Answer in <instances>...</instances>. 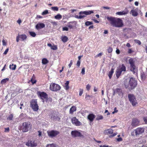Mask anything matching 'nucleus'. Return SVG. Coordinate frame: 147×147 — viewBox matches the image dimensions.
I'll use <instances>...</instances> for the list:
<instances>
[{"instance_id":"obj_24","label":"nucleus","mask_w":147,"mask_h":147,"mask_svg":"<svg viewBox=\"0 0 147 147\" xmlns=\"http://www.w3.org/2000/svg\"><path fill=\"white\" fill-rule=\"evenodd\" d=\"M47 45L48 47H51V49L53 50H56L57 49V46L56 45L52 46L51 43H48Z\"/></svg>"},{"instance_id":"obj_56","label":"nucleus","mask_w":147,"mask_h":147,"mask_svg":"<svg viewBox=\"0 0 147 147\" xmlns=\"http://www.w3.org/2000/svg\"><path fill=\"white\" fill-rule=\"evenodd\" d=\"M63 30L68 31V29L67 27H64L63 28Z\"/></svg>"},{"instance_id":"obj_45","label":"nucleus","mask_w":147,"mask_h":147,"mask_svg":"<svg viewBox=\"0 0 147 147\" xmlns=\"http://www.w3.org/2000/svg\"><path fill=\"white\" fill-rule=\"evenodd\" d=\"M90 87L91 86L89 84H88L86 86V89L88 91H89L90 90Z\"/></svg>"},{"instance_id":"obj_12","label":"nucleus","mask_w":147,"mask_h":147,"mask_svg":"<svg viewBox=\"0 0 147 147\" xmlns=\"http://www.w3.org/2000/svg\"><path fill=\"white\" fill-rule=\"evenodd\" d=\"M26 145L28 146L32 147H36L37 145L36 141L33 139L30 140L26 143Z\"/></svg>"},{"instance_id":"obj_27","label":"nucleus","mask_w":147,"mask_h":147,"mask_svg":"<svg viewBox=\"0 0 147 147\" xmlns=\"http://www.w3.org/2000/svg\"><path fill=\"white\" fill-rule=\"evenodd\" d=\"M114 69L112 68L110 71L109 72L108 76L109 78V79H111L113 75V74L114 73Z\"/></svg>"},{"instance_id":"obj_17","label":"nucleus","mask_w":147,"mask_h":147,"mask_svg":"<svg viewBox=\"0 0 147 147\" xmlns=\"http://www.w3.org/2000/svg\"><path fill=\"white\" fill-rule=\"evenodd\" d=\"M129 10L127 8H125L124 11H122L117 12L116 14L119 15H122L127 14L129 12Z\"/></svg>"},{"instance_id":"obj_28","label":"nucleus","mask_w":147,"mask_h":147,"mask_svg":"<svg viewBox=\"0 0 147 147\" xmlns=\"http://www.w3.org/2000/svg\"><path fill=\"white\" fill-rule=\"evenodd\" d=\"M19 37L23 41H24L27 38L26 35L25 34L19 35Z\"/></svg>"},{"instance_id":"obj_60","label":"nucleus","mask_w":147,"mask_h":147,"mask_svg":"<svg viewBox=\"0 0 147 147\" xmlns=\"http://www.w3.org/2000/svg\"><path fill=\"white\" fill-rule=\"evenodd\" d=\"M144 121L146 123H147V117H144L143 118Z\"/></svg>"},{"instance_id":"obj_34","label":"nucleus","mask_w":147,"mask_h":147,"mask_svg":"<svg viewBox=\"0 0 147 147\" xmlns=\"http://www.w3.org/2000/svg\"><path fill=\"white\" fill-rule=\"evenodd\" d=\"M16 65H14L13 64L12 65H10L9 66V68L13 70H15L16 68Z\"/></svg>"},{"instance_id":"obj_48","label":"nucleus","mask_w":147,"mask_h":147,"mask_svg":"<svg viewBox=\"0 0 147 147\" xmlns=\"http://www.w3.org/2000/svg\"><path fill=\"white\" fill-rule=\"evenodd\" d=\"M90 96L89 95H87L86 94V95L85 98L86 100H88L90 99Z\"/></svg>"},{"instance_id":"obj_3","label":"nucleus","mask_w":147,"mask_h":147,"mask_svg":"<svg viewBox=\"0 0 147 147\" xmlns=\"http://www.w3.org/2000/svg\"><path fill=\"white\" fill-rule=\"evenodd\" d=\"M32 125L30 122H24L20 127L21 129L23 132H28L29 130L32 128Z\"/></svg>"},{"instance_id":"obj_23","label":"nucleus","mask_w":147,"mask_h":147,"mask_svg":"<svg viewBox=\"0 0 147 147\" xmlns=\"http://www.w3.org/2000/svg\"><path fill=\"white\" fill-rule=\"evenodd\" d=\"M95 117V115L93 114H90L87 116V118L90 122L93 121Z\"/></svg>"},{"instance_id":"obj_9","label":"nucleus","mask_w":147,"mask_h":147,"mask_svg":"<svg viewBox=\"0 0 147 147\" xmlns=\"http://www.w3.org/2000/svg\"><path fill=\"white\" fill-rule=\"evenodd\" d=\"M126 71V67L124 64H122L120 67L117 69L116 71V76L117 78H118L121 75L122 71Z\"/></svg>"},{"instance_id":"obj_11","label":"nucleus","mask_w":147,"mask_h":147,"mask_svg":"<svg viewBox=\"0 0 147 147\" xmlns=\"http://www.w3.org/2000/svg\"><path fill=\"white\" fill-rule=\"evenodd\" d=\"M47 133L49 136L50 138H53L55 137L60 134L59 131L55 130L48 131Z\"/></svg>"},{"instance_id":"obj_63","label":"nucleus","mask_w":147,"mask_h":147,"mask_svg":"<svg viewBox=\"0 0 147 147\" xmlns=\"http://www.w3.org/2000/svg\"><path fill=\"white\" fill-rule=\"evenodd\" d=\"M105 113H107V115H108L110 114V113L108 111V110H106Z\"/></svg>"},{"instance_id":"obj_42","label":"nucleus","mask_w":147,"mask_h":147,"mask_svg":"<svg viewBox=\"0 0 147 147\" xmlns=\"http://www.w3.org/2000/svg\"><path fill=\"white\" fill-rule=\"evenodd\" d=\"M51 9L53 11H58V8L57 7H52Z\"/></svg>"},{"instance_id":"obj_20","label":"nucleus","mask_w":147,"mask_h":147,"mask_svg":"<svg viewBox=\"0 0 147 147\" xmlns=\"http://www.w3.org/2000/svg\"><path fill=\"white\" fill-rule=\"evenodd\" d=\"M140 77L142 80H147V72H142L140 74Z\"/></svg>"},{"instance_id":"obj_7","label":"nucleus","mask_w":147,"mask_h":147,"mask_svg":"<svg viewBox=\"0 0 147 147\" xmlns=\"http://www.w3.org/2000/svg\"><path fill=\"white\" fill-rule=\"evenodd\" d=\"M144 131V128H137L131 132V135L134 136H137L142 134Z\"/></svg>"},{"instance_id":"obj_62","label":"nucleus","mask_w":147,"mask_h":147,"mask_svg":"<svg viewBox=\"0 0 147 147\" xmlns=\"http://www.w3.org/2000/svg\"><path fill=\"white\" fill-rule=\"evenodd\" d=\"M3 45H6V42L5 41V40H2Z\"/></svg>"},{"instance_id":"obj_44","label":"nucleus","mask_w":147,"mask_h":147,"mask_svg":"<svg viewBox=\"0 0 147 147\" xmlns=\"http://www.w3.org/2000/svg\"><path fill=\"white\" fill-rule=\"evenodd\" d=\"M48 13V10H45L44 11H43L42 13V15H44L45 14H47Z\"/></svg>"},{"instance_id":"obj_29","label":"nucleus","mask_w":147,"mask_h":147,"mask_svg":"<svg viewBox=\"0 0 147 147\" xmlns=\"http://www.w3.org/2000/svg\"><path fill=\"white\" fill-rule=\"evenodd\" d=\"M69 81H66L65 83V86H64V88L66 90H68L69 88Z\"/></svg>"},{"instance_id":"obj_36","label":"nucleus","mask_w":147,"mask_h":147,"mask_svg":"<svg viewBox=\"0 0 147 147\" xmlns=\"http://www.w3.org/2000/svg\"><path fill=\"white\" fill-rule=\"evenodd\" d=\"M34 76V74H33V76L32 77L31 80V82H32V84H34L36 82V81L35 80L34 78H33V76Z\"/></svg>"},{"instance_id":"obj_21","label":"nucleus","mask_w":147,"mask_h":147,"mask_svg":"<svg viewBox=\"0 0 147 147\" xmlns=\"http://www.w3.org/2000/svg\"><path fill=\"white\" fill-rule=\"evenodd\" d=\"M50 116L51 119H53L54 120L57 119L58 120H59L60 119V118L57 116V115L54 112H53L50 115Z\"/></svg>"},{"instance_id":"obj_49","label":"nucleus","mask_w":147,"mask_h":147,"mask_svg":"<svg viewBox=\"0 0 147 147\" xmlns=\"http://www.w3.org/2000/svg\"><path fill=\"white\" fill-rule=\"evenodd\" d=\"M134 52V51H133L131 49H129L128 50V53L129 54H131L132 53Z\"/></svg>"},{"instance_id":"obj_13","label":"nucleus","mask_w":147,"mask_h":147,"mask_svg":"<svg viewBox=\"0 0 147 147\" xmlns=\"http://www.w3.org/2000/svg\"><path fill=\"white\" fill-rule=\"evenodd\" d=\"M72 136L74 137H80L84 138V136L79 131L77 130H74L71 131V133Z\"/></svg>"},{"instance_id":"obj_64","label":"nucleus","mask_w":147,"mask_h":147,"mask_svg":"<svg viewBox=\"0 0 147 147\" xmlns=\"http://www.w3.org/2000/svg\"><path fill=\"white\" fill-rule=\"evenodd\" d=\"M38 136H41L42 135V132H41V131H38Z\"/></svg>"},{"instance_id":"obj_35","label":"nucleus","mask_w":147,"mask_h":147,"mask_svg":"<svg viewBox=\"0 0 147 147\" xmlns=\"http://www.w3.org/2000/svg\"><path fill=\"white\" fill-rule=\"evenodd\" d=\"M115 92L119 94L122 92L120 88H117L115 90Z\"/></svg>"},{"instance_id":"obj_50","label":"nucleus","mask_w":147,"mask_h":147,"mask_svg":"<svg viewBox=\"0 0 147 147\" xmlns=\"http://www.w3.org/2000/svg\"><path fill=\"white\" fill-rule=\"evenodd\" d=\"M9 50V48L8 47L6 50L3 53V54L4 55H6L8 53Z\"/></svg>"},{"instance_id":"obj_53","label":"nucleus","mask_w":147,"mask_h":147,"mask_svg":"<svg viewBox=\"0 0 147 147\" xmlns=\"http://www.w3.org/2000/svg\"><path fill=\"white\" fill-rule=\"evenodd\" d=\"M102 53H100L98 54L95 57H100L102 55Z\"/></svg>"},{"instance_id":"obj_39","label":"nucleus","mask_w":147,"mask_h":147,"mask_svg":"<svg viewBox=\"0 0 147 147\" xmlns=\"http://www.w3.org/2000/svg\"><path fill=\"white\" fill-rule=\"evenodd\" d=\"M93 24V23L90 21H87L85 23L86 26H88Z\"/></svg>"},{"instance_id":"obj_4","label":"nucleus","mask_w":147,"mask_h":147,"mask_svg":"<svg viewBox=\"0 0 147 147\" xmlns=\"http://www.w3.org/2000/svg\"><path fill=\"white\" fill-rule=\"evenodd\" d=\"M128 97L129 101L133 106H135L138 104V103L136 97L133 94H129Z\"/></svg>"},{"instance_id":"obj_33","label":"nucleus","mask_w":147,"mask_h":147,"mask_svg":"<svg viewBox=\"0 0 147 147\" xmlns=\"http://www.w3.org/2000/svg\"><path fill=\"white\" fill-rule=\"evenodd\" d=\"M49 61L46 58H43L42 60V63L43 64H45L47 63Z\"/></svg>"},{"instance_id":"obj_19","label":"nucleus","mask_w":147,"mask_h":147,"mask_svg":"<svg viewBox=\"0 0 147 147\" xmlns=\"http://www.w3.org/2000/svg\"><path fill=\"white\" fill-rule=\"evenodd\" d=\"M139 121L137 119L134 118L132 119L131 125L134 127H136L139 125Z\"/></svg>"},{"instance_id":"obj_51","label":"nucleus","mask_w":147,"mask_h":147,"mask_svg":"<svg viewBox=\"0 0 147 147\" xmlns=\"http://www.w3.org/2000/svg\"><path fill=\"white\" fill-rule=\"evenodd\" d=\"M85 68L84 67L82 69L81 73L82 75L85 74Z\"/></svg>"},{"instance_id":"obj_38","label":"nucleus","mask_w":147,"mask_h":147,"mask_svg":"<svg viewBox=\"0 0 147 147\" xmlns=\"http://www.w3.org/2000/svg\"><path fill=\"white\" fill-rule=\"evenodd\" d=\"M29 33L33 37H35L36 35V34L34 32H29Z\"/></svg>"},{"instance_id":"obj_52","label":"nucleus","mask_w":147,"mask_h":147,"mask_svg":"<svg viewBox=\"0 0 147 147\" xmlns=\"http://www.w3.org/2000/svg\"><path fill=\"white\" fill-rule=\"evenodd\" d=\"M100 147H112V146H109L106 145H101L100 146Z\"/></svg>"},{"instance_id":"obj_2","label":"nucleus","mask_w":147,"mask_h":147,"mask_svg":"<svg viewBox=\"0 0 147 147\" xmlns=\"http://www.w3.org/2000/svg\"><path fill=\"white\" fill-rule=\"evenodd\" d=\"M124 84L125 88L131 90L136 87L137 82L135 78L131 77L129 80L127 79H125L124 81Z\"/></svg>"},{"instance_id":"obj_47","label":"nucleus","mask_w":147,"mask_h":147,"mask_svg":"<svg viewBox=\"0 0 147 147\" xmlns=\"http://www.w3.org/2000/svg\"><path fill=\"white\" fill-rule=\"evenodd\" d=\"M83 90L82 89H80V92L79 94V95L80 96H81L83 93Z\"/></svg>"},{"instance_id":"obj_30","label":"nucleus","mask_w":147,"mask_h":147,"mask_svg":"<svg viewBox=\"0 0 147 147\" xmlns=\"http://www.w3.org/2000/svg\"><path fill=\"white\" fill-rule=\"evenodd\" d=\"M13 118V114H11L7 118V120H12Z\"/></svg>"},{"instance_id":"obj_55","label":"nucleus","mask_w":147,"mask_h":147,"mask_svg":"<svg viewBox=\"0 0 147 147\" xmlns=\"http://www.w3.org/2000/svg\"><path fill=\"white\" fill-rule=\"evenodd\" d=\"M9 127L5 128V132H9Z\"/></svg>"},{"instance_id":"obj_18","label":"nucleus","mask_w":147,"mask_h":147,"mask_svg":"<svg viewBox=\"0 0 147 147\" xmlns=\"http://www.w3.org/2000/svg\"><path fill=\"white\" fill-rule=\"evenodd\" d=\"M138 9L137 8L134 9V8L130 11V13L131 14L132 16H136L138 15Z\"/></svg>"},{"instance_id":"obj_10","label":"nucleus","mask_w":147,"mask_h":147,"mask_svg":"<svg viewBox=\"0 0 147 147\" xmlns=\"http://www.w3.org/2000/svg\"><path fill=\"white\" fill-rule=\"evenodd\" d=\"M49 88L52 91L57 92L60 90L61 87L58 84L53 83L50 85Z\"/></svg>"},{"instance_id":"obj_37","label":"nucleus","mask_w":147,"mask_h":147,"mask_svg":"<svg viewBox=\"0 0 147 147\" xmlns=\"http://www.w3.org/2000/svg\"><path fill=\"white\" fill-rule=\"evenodd\" d=\"M62 17L61 15L58 14L57 15L55 16V18L56 19H60Z\"/></svg>"},{"instance_id":"obj_6","label":"nucleus","mask_w":147,"mask_h":147,"mask_svg":"<svg viewBox=\"0 0 147 147\" xmlns=\"http://www.w3.org/2000/svg\"><path fill=\"white\" fill-rule=\"evenodd\" d=\"M30 106L34 111H37L38 109L36 99H32L30 102Z\"/></svg>"},{"instance_id":"obj_61","label":"nucleus","mask_w":147,"mask_h":147,"mask_svg":"<svg viewBox=\"0 0 147 147\" xmlns=\"http://www.w3.org/2000/svg\"><path fill=\"white\" fill-rule=\"evenodd\" d=\"M73 62L72 60H71L70 63L68 65L69 67L70 68L71 67V66L72 65Z\"/></svg>"},{"instance_id":"obj_14","label":"nucleus","mask_w":147,"mask_h":147,"mask_svg":"<svg viewBox=\"0 0 147 147\" xmlns=\"http://www.w3.org/2000/svg\"><path fill=\"white\" fill-rule=\"evenodd\" d=\"M129 64L130 65V70L134 73H135L136 66L134 64V61L132 58H130L129 60Z\"/></svg>"},{"instance_id":"obj_40","label":"nucleus","mask_w":147,"mask_h":147,"mask_svg":"<svg viewBox=\"0 0 147 147\" xmlns=\"http://www.w3.org/2000/svg\"><path fill=\"white\" fill-rule=\"evenodd\" d=\"M113 48L111 47H109L107 49V51L109 53H111L113 51Z\"/></svg>"},{"instance_id":"obj_8","label":"nucleus","mask_w":147,"mask_h":147,"mask_svg":"<svg viewBox=\"0 0 147 147\" xmlns=\"http://www.w3.org/2000/svg\"><path fill=\"white\" fill-rule=\"evenodd\" d=\"M37 94L38 97L42 100V101L43 102H44V99H48V95L45 92L38 91L37 92Z\"/></svg>"},{"instance_id":"obj_26","label":"nucleus","mask_w":147,"mask_h":147,"mask_svg":"<svg viewBox=\"0 0 147 147\" xmlns=\"http://www.w3.org/2000/svg\"><path fill=\"white\" fill-rule=\"evenodd\" d=\"M76 110V107L74 106H72L70 109L69 110V113L71 114H73L74 112Z\"/></svg>"},{"instance_id":"obj_59","label":"nucleus","mask_w":147,"mask_h":147,"mask_svg":"<svg viewBox=\"0 0 147 147\" xmlns=\"http://www.w3.org/2000/svg\"><path fill=\"white\" fill-rule=\"evenodd\" d=\"M17 22L19 24H20L22 22V21L20 18L17 21Z\"/></svg>"},{"instance_id":"obj_57","label":"nucleus","mask_w":147,"mask_h":147,"mask_svg":"<svg viewBox=\"0 0 147 147\" xmlns=\"http://www.w3.org/2000/svg\"><path fill=\"white\" fill-rule=\"evenodd\" d=\"M117 141H118V142H120L122 140V139L120 137V138H117Z\"/></svg>"},{"instance_id":"obj_41","label":"nucleus","mask_w":147,"mask_h":147,"mask_svg":"<svg viewBox=\"0 0 147 147\" xmlns=\"http://www.w3.org/2000/svg\"><path fill=\"white\" fill-rule=\"evenodd\" d=\"M50 145L51 147H56V145L54 144H48L47 145L46 147H48Z\"/></svg>"},{"instance_id":"obj_25","label":"nucleus","mask_w":147,"mask_h":147,"mask_svg":"<svg viewBox=\"0 0 147 147\" xmlns=\"http://www.w3.org/2000/svg\"><path fill=\"white\" fill-rule=\"evenodd\" d=\"M131 29L129 28H125L123 29V32L124 33L129 34L130 32Z\"/></svg>"},{"instance_id":"obj_58","label":"nucleus","mask_w":147,"mask_h":147,"mask_svg":"<svg viewBox=\"0 0 147 147\" xmlns=\"http://www.w3.org/2000/svg\"><path fill=\"white\" fill-rule=\"evenodd\" d=\"M116 52L117 54H119L120 53V51L119 49H117L116 51Z\"/></svg>"},{"instance_id":"obj_16","label":"nucleus","mask_w":147,"mask_h":147,"mask_svg":"<svg viewBox=\"0 0 147 147\" xmlns=\"http://www.w3.org/2000/svg\"><path fill=\"white\" fill-rule=\"evenodd\" d=\"M105 131H106V132L108 134H112L109 136V137L110 138H113V137L116 135L117 134V132H115L113 133V130L111 129H108L105 130Z\"/></svg>"},{"instance_id":"obj_32","label":"nucleus","mask_w":147,"mask_h":147,"mask_svg":"<svg viewBox=\"0 0 147 147\" xmlns=\"http://www.w3.org/2000/svg\"><path fill=\"white\" fill-rule=\"evenodd\" d=\"M103 119V117L102 115H98L96 118V120L98 121L100 120H102Z\"/></svg>"},{"instance_id":"obj_5","label":"nucleus","mask_w":147,"mask_h":147,"mask_svg":"<svg viewBox=\"0 0 147 147\" xmlns=\"http://www.w3.org/2000/svg\"><path fill=\"white\" fill-rule=\"evenodd\" d=\"M93 13V11L89 10L88 11H81L79 13V14L80 15L79 16L76 15L75 16V17L76 18L81 19L86 17L85 16H82L81 15L85 14L87 15Z\"/></svg>"},{"instance_id":"obj_43","label":"nucleus","mask_w":147,"mask_h":147,"mask_svg":"<svg viewBox=\"0 0 147 147\" xmlns=\"http://www.w3.org/2000/svg\"><path fill=\"white\" fill-rule=\"evenodd\" d=\"M134 41L135 42L138 44L139 45L141 44V42L140 40H135Z\"/></svg>"},{"instance_id":"obj_22","label":"nucleus","mask_w":147,"mask_h":147,"mask_svg":"<svg viewBox=\"0 0 147 147\" xmlns=\"http://www.w3.org/2000/svg\"><path fill=\"white\" fill-rule=\"evenodd\" d=\"M45 25L42 23H38L36 26V28L37 30L43 28L45 27Z\"/></svg>"},{"instance_id":"obj_31","label":"nucleus","mask_w":147,"mask_h":147,"mask_svg":"<svg viewBox=\"0 0 147 147\" xmlns=\"http://www.w3.org/2000/svg\"><path fill=\"white\" fill-rule=\"evenodd\" d=\"M62 41L64 42H65L67 41L68 40V38L65 36H63L61 38Z\"/></svg>"},{"instance_id":"obj_1","label":"nucleus","mask_w":147,"mask_h":147,"mask_svg":"<svg viewBox=\"0 0 147 147\" xmlns=\"http://www.w3.org/2000/svg\"><path fill=\"white\" fill-rule=\"evenodd\" d=\"M107 18L111 25L116 28H121L123 26L122 20L120 18L112 16H107Z\"/></svg>"},{"instance_id":"obj_46","label":"nucleus","mask_w":147,"mask_h":147,"mask_svg":"<svg viewBox=\"0 0 147 147\" xmlns=\"http://www.w3.org/2000/svg\"><path fill=\"white\" fill-rule=\"evenodd\" d=\"M9 79L8 78H6L5 79H3L1 80V82L4 83H5L7 81H8Z\"/></svg>"},{"instance_id":"obj_15","label":"nucleus","mask_w":147,"mask_h":147,"mask_svg":"<svg viewBox=\"0 0 147 147\" xmlns=\"http://www.w3.org/2000/svg\"><path fill=\"white\" fill-rule=\"evenodd\" d=\"M71 121L73 124L76 126H80L81 125V123L76 119V117H73L71 119Z\"/></svg>"},{"instance_id":"obj_54","label":"nucleus","mask_w":147,"mask_h":147,"mask_svg":"<svg viewBox=\"0 0 147 147\" xmlns=\"http://www.w3.org/2000/svg\"><path fill=\"white\" fill-rule=\"evenodd\" d=\"M80 64V61H78L76 64V65L78 67H79Z\"/></svg>"}]
</instances>
